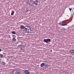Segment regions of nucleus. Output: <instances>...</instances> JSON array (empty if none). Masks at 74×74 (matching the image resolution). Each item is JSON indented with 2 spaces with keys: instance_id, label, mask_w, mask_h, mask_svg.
I'll return each instance as SVG.
<instances>
[{
  "instance_id": "1",
  "label": "nucleus",
  "mask_w": 74,
  "mask_h": 74,
  "mask_svg": "<svg viewBox=\"0 0 74 74\" xmlns=\"http://www.w3.org/2000/svg\"><path fill=\"white\" fill-rule=\"evenodd\" d=\"M38 1L36 0L35 1H33V0H28L26 2L27 4L31 6H33L34 4H35L36 6L37 5H38Z\"/></svg>"
},
{
  "instance_id": "2",
  "label": "nucleus",
  "mask_w": 74,
  "mask_h": 74,
  "mask_svg": "<svg viewBox=\"0 0 74 74\" xmlns=\"http://www.w3.org/2000/svg\"><path fill=\"white\" fill-rule=\"evenodd\" d=\"M38 1L36 0L35 1H33V0H28L26 2L27 4L31 6H33L34 4H35L36 6L37 5H38Z\"/></svg>"
},
{
  "instance_id": "3",
  "label": "nucleus",
  "mask_w": 74,
  "mask_h": 74,
  "mask_svg": "<svg viewBox=\"0 0 74 74\" xmlns=\"http://www.w3.org/2000/svg\"><path fill=\"white\" fill-rule=\"evenodd\" d=\"M27 28H26L25 27L24 28V31L25 33H26L27 31L28 33H30L31 32V28H30V27L29 26H27Z\"/></svg>"
},
{
  "instance_id": "4",
  "label": "nucleus",
  "mask_w": 74,
  "mask_h": 74,
  "mask_svg": "<svg viewBox=\"0 0 74 74\" xmlns=\"http://www.w3.org/2000/svg\"><path fill=\"white\" fill-rule=\"evenodd\" d=\"M18 47H19V48H20L21 50H22V51H23V50L25 49V47H24V46L22 45H19L18 46Z\"/></svg>"
},
{
  "instance_id": "5",
  "label": "nucleus",
  "mask_w": 74,
  "mask_h": 74,
  "mask_svg": "<svg viewBox=\"0 0 74 74\" xmlns=\"http://www.w3.org/2000/svg\"><path fill=\"white\" fill-rule=\"evenodd\" d=\"M44 41L46 43H48V42H50L51 41V39L49 38H47V39H44Z\"/></svg>"
},
{
  "instance_id": "6",
  "label": "nucleus",
  "mask_w": 74,
  "mask_h": 74,
  "mask_svg": "<svg viewBox=\"0 0 74 74\" xmlns=\"http://www.w3.org/2000/svg\"><path fill=\"white\" fill-rule=\"evenodd\" d=\"M12 74H21V72L19 71H14L12 73Z\"/></svg>"
},
{
  "instance_id": "7",
  "label": "nucleus",
  "mask_w": 74,
  "mask_h": 74,
  "mask_svg": "<svg viewBox=\"0 0 74 74\" xmlns=\"http://www.w3.org/2000/svg\"><path fill=\"white\" fill-rule=\"evenodd\" d=\"M24 73L25 74H29V71L28 70H26L24 71Z\"/></svg>"
},
{
  "instance_id": "8",
  "label": "nucleus",
  "mask_w": 74,
  "mask_h": 74,
  "mask_svg": "<svg viewBox=\"0 0 74 74\" xmlns=\"http://www.w3.org/2000/svg\"><path fill=\"white\" fill-rule=\"evenodd\" d=\"M12 41H13V42H16V39L15 38H12Z\"/></svg>"
},
{
  "instance_id": "9",
  "label": "nucleus",
  "mask_w": 74,
  "mask_h": 74,
  "mask_svg": "<svg viewBox=\"0 0 74 74\" xmlns=\"http://www.w3.org/2000/svg\"><path fill=\"white\" fill-rule=\"evenodd\" d=\"M25 27L23 25H21V29H24Z\"/></svg>"
},
{
  "instance_id": "10",
  "label": "nucleus",
  "mask_w": 74,
  "mask_h": 74,
  "mask_svg": "<svg viewBox=\"0 0 74 74\" xmlns=\"http://www.w3.org/2000/svg\"><path fill=\"white\" fill-rule=\"evenodd\" d=\"M44 65H45L44 63H42L41 64L40 66L41 67H44Z\"/></svg>"
},
{
  "instance_id": "11",
  "label": "nucleus",
  "mask_w": 74,
  "mask_h": 74,
  "mask_svg": "<svg viewBox=\"0 0 74 74\" xmlns=\"http://www.w3.org/2000/svg\"><path fill=\"white\" fill-rule=\"evenodd\" d=\"M12 33L14 34H16V33L15 31H12Z\"/></svg>"
},
{
  "instance_id": "12",
  "label": "nucleus",
  "mask_w": 74,
  "mask_h": 74,
  "mask_svg": "<svg viewBox=\"0 0 74 74\" xmlns=\"http://www.w3.org/2000/svg\"><path fill=\"white\" fill-rule=\"evenodd\" d=\"M12 37H13V38H15V37H16V36L15 35H13L12 36Z\"/></svg>"
},
{
  "instance_id": "13",
  "label": "nucleus",
  "mask_w": 74,
  "mask_h": 74,
  "mask_svg": "<svg viewBox=\"0 0 74 74\" xmlns=\"http://www.w3.org/2000/svg\"><path fill=\"white\" fill-rule=\"evenodd\" d=\"M62 26H66V25H67V24H61Z\"/></svg>"
},
{
  "instance_id": "14",
  "label": "nucleus",
  "mask_w": 74,
  "mask_h": 74,
  "mask_svg": "<svg viewBox=\"0 0 74 74\" xmlns=\"http://www.w3.org/2000/svg\"><path fill=\"white\" fill-rule=\"evenodd\" d=\"M62 22L63 23H65V22H66V21L65 20L64 21H62Z\"/></svg>"
},
{
  "instance_id": "15",
  "label": "nucleus",
  "mask_w": 74,
  "mask_h": 74,
  "mask_svg": "<svg viewBox=\"0 0 74 74\" xmlns=\"http://www.w3.org/2000/svg\"><path fill=\"white\" fill-rule=\"evenodd\" d=\"M0 57L2 58V57L3 56V55L2 54H0Z\"/></svg>"
},
{
  "instance_id": "16",
  "label": "nucleus",
  "mask_w": 74,
  "mask_h": 74,
  "mask_svg": "<svg viewBox=\"0 0 74 74\" xmlns=\"http://www.w3.org/2000/svg\"><path fill=\"white\" fill-rule=\"evenodd\" d=\"M2 63L4 65H5V63L4 62H2Z\"/></svg>"
},
{
  "instance_id": "17",
  "label": "nucleus",
  "mask_w": 74,
  "mask_h": 74,
  "mask_svg": "<svg viewBox=\"0 0 74 74\" xmlns=\"http://www.w3.org/2000/svg\"><path fill=\"white\" fill-rule=\"evenodd\" d=\"M62 24H61L60 23H59V25H60V26H62Z\"/></svg>"
},
{
  "instance_id": "18",
  "label": "nucleus",
  "mask_w": 74,
  "mask_h": 74,
  "mask_svg": "<svg viewBox=\"0 0 74 74\" xmlns=\"http://www.w3.org/2000/svg\"><path fill=\"white\" fill-rule=\"evenodd\" d=\"M69 9L70 11H71V10H72V9H71V8H69Z\"/></svg>"
},
{
  "instance_id": "19",
  "label": "nucleus",
  "mask_w": 74,
  "mask_h": 74,
  "mask_svg": "<svg viewBox=\"0 0 74 74\" xmlns=\"http://www.w3.org/2000/svg\"><path fill=\"white\" fill-rule=\"evenodd\" d=\"M29 12V11H28V10H26L25 12Z\"/></svg>"
},
{
  "instance_id": "20",
  "label": "nucleus",
  "mask_w": 74,
  "mask_h": 74,
  "mask_svg": "<svg viewBox=\"0 0 74 74\" xmlns=\"http://www.w3.org/2000/svg\"><path fill=\"white\" fill-rule=\"evenodd\" d=\"M14 15V13H11V15L12 16V15Z\"/></svg>"
},
{
  "instance_id": "21",
  "label": "nucleus",
  "mask_w": 74,
  "mask_h": 74,
  "mask_svg": "<svg viewBox=\"0 0 74 74\" xmlns=\"http://www.w3.org/2000/svg\"><path fill=\"white\" fill-rule=\"evenodd\" d=\"M1 49H0V52H1Z\"/></svg>"
},
{
  "instance_id": "22",
  "label": "nucleus",
  "mask_w": 74,
  "mask_h": 74,
  "mask_svg": "<svg viewBox=\"0 0 74 74\" xmlns=\"http://www.w3.org/2000/svg\"><path fill=\"white\" fill-rule=\"evenodd\" d=\"M45 62H47L45 61Z\"/></svg>"
}]
</instances>
